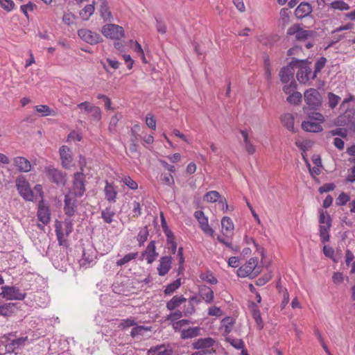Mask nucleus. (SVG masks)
Here are the masks:
<instances>
[{
	"mask_svg": "<svg viewBox=\"0 0 355 355\" xmlns=\"http://www.w3.org/2000/svg\"><path fill=\"white\" fill-rule=\"evenodd\" d=\"M27 340V336L21 337L12 340L11 343L6 346L8 347V352H13L15 349L19 348L21 346H23Z\"/></svg>",
	"mask_w": 355,
	"mask_h": 355,
	"instance_id": "obj_36",
	"label": "nucleus"
},
{
	"mask_svg": "<svg viewBox=\"0 0 355 355\" xmlns=\"http://www.w3.org/2000/svg\"><path fill=\"white\" fill-rule=\"evenodd\" d=\"M157 355H172V350L165 346H157Z\"/></svg>",
	"mask_w": 355,
	"mask_h": 355,
	"instance_id": "obj_64",
	"label": "nucleus"
},
{
	"mask_svg": "<svg viewBox=\"0 0 355 355\" xmlns=\"http://www.w3.org/2000/svg\"><path fill=\"white\" fill-rule=\"evenodd\" d=\"M138 255L137 252H131L125 254L123 258L120 259L116 261V265L119 266H121L125 265V263L130 262V261L137 258Z\"/></svg>",
	"mask_w": 355,
	"mask_h": 355,
	"instance_id": "obj_45",
	"label": "nucleus"
},
{
	"mask_svg": "<svg viewBox=\"0 0 355 355\" xmlns=\"http://www.w3.org/2000/svg\"><path fill=\"white\" fill-rule=\"evenodd\" d=\"M44 172L51 183L58 187H64L67 182V173L53 166H47L44 167Z\"/></svg>",
	"mask_w": 355,
	"mask_h": 355,
	"instance_id": "obj_1",
	"label": "nucleus"
},
{
	"mask_svg": "<svg viewBox=\"0 0 355 355\" xmlns=\"http://www.w3.org/2000/svg\"><path fill=\"white\" fill-rule=\"evenodd\" d=\"M350 197L345 193L342 192L336 198V203L338 206H343L349 201Z\"/></svg>",
	"mask_w": 355,
	"mask_h": 355,
	"instance_id": "obj_55",
	"label": "nucleus"
},
{
	"mask_svg": "<svg viewBox=\"0 0 355 355\" xmlns=\"http://www.w3.org/2000/svg\"><path fill=\"white\" fill-rule=\"evenodd\" d=\"M258 265L257 258H251L249 261L243 266H241L237 270V275L240 277H246L251 275H257L259 272V270L257 269Z\"/></svg>",
	"mask_w": 355,
	"mask_h": 355,
	"instance_id": "obj_8",
	"label": "nucleus"
},
{
	"mask_svg": "<svg viewBox=\"0 0 355 355\" xmlns=\"http://www.w3.org/2000/svg\"><path fill=\"white\" fill-rule=\"evenodd\" d=\"M146 123L148 127L155 129V118L153 114L148 113L146 116Z\"/></svg>",
	"mask_w": 355,
	"mask_h": 355,
	"instance_id": "obj_63",
	"label": "nucleus"
},
{
	"mask_svg": "<svg viewBox=\"0 0 355 355\" xmlns=\"http://www.w3.org/2000/svg\"><path fill=\"white\" fill-rule=\"evenodd\" d=\"M353 115L354 113L352 111L346 112L337 117L335 120V125L338 126L348 125L351 122Z\"/></svg>",
	"mask_w": 355,
	"mask_h": 355,
	"instance_id": "obj_28",
	"label": "nucleus"
},
{
	"mask_svg": "<svg viewBox=\"0 0 355 355\" xmlns=\"http://www.w3.org/2000/svg\"><path fill=\"white\" fill-rule=\"evenodd\" d=\"M50 215L49 207L45 205L44 200H40L37 213L38 220L44 225H47L50 222Z\"/></svg>",
	"mask_w": 355,
	"mask_h": 355,
	"instance_id": "obj_14",
	"label": "nucleus"
},
{
	"mask_svg": "<svg viewBox=\"0 0 355 355\" xmlns=\"http://www.w3.org/2000/svg\"><path fill=\"white\" fill-rule=\"evenodd\" d=\"M104 191L105 199L107 200L113 202H116L117 191L112 184H110L106 181Z\"/></svg>",
	"mask_w": 355,
	"mask_h": 355,
	"instance_id": "obj_26",
	"label": "nucleus"
},
{
	"mask_svg": "<svg viewBox=\"0 0 355 355\" xmlns=\"http://www.w3.org/2000/svg\"><path fill=\"white\" fill-rule=\"evenodd\" d=\"M18 309L19 306L17 303H4L0 305V315L5 318L10 317Z\"/></svg>",
	"mask_w": 355,
	"mask_h": 355,
	"instance_id": "obj_17",
	"label": "nucleus"
},
{
	"mask_svg": "<svg viewBox=\"0 0 355 355\" xmlns=\"http://www.w3.org/2000/svg\"><path fill=\"white\" fill-rule=\"evenodd\" d=\"M340 100V98L338 96L333 93L328 94V104L331 108H334L338 104Z\"/></svg>",
	"mask_w": 355,
	"mask_h": 355,
	"instance_id": "obj_53",
	"label": "nucleus"
},
{
	"mask_svg": "<svg viewBox=\"0 0 355 355\" xmlns=\"http://www.w3.org/2000/svg\"><path fill=\"white\" fill-rule=\"evenodd\" d=\"M330 6L334 10H347L350 8L349 6L342 0H336L333 1Z\"/></svg>",
	"mask_w": 355,
	"mask_h": 355,
	"instance_id": "obj_43",
	"label": "nucleus"
},
{
	"mask_svg": "<svg viewBox=\"0 0 355 355\" xmlns=\"http://www.w3.org/2000/svg\"><path fill=\"white\" fill-rule=\"evenodd\" d=\"M115 215V211L112 209L110 207H106L101 211V218L106 223H111L113 221V217Z\"/></svg>",
	"mask_w": 355,
	"mask_h": 355,
	"instance_id": "obj_39",
	"label": "nucleus"
},
{
	"mask_svg": "<svg viewBox=\"0 0 355 355\" xmlns=\"http://www.w3.org/2000/svg\"><path fill=\"white\" fill-rule=\"evenodd\" d=\"M96 258L95 252L92 248L87 250L83 249L82 259L80 261V265L83 266L89 265Z\"/></svg>",
	"mask_w": 355,
	"mask_h": 355,
	"instance_id": "obj_25",
	"label": "nucleus"
},
{
	"mask_svg": "<svg viewBox=\"0 0 355 355\" xmlns=\"http://www.w3.org/2000/svg\"><path fill=\"white\" fill-rule=\"evenodd\" d=\"M282 122L288 130L294 132V116L291 114H285L282 116Z\"/></svg>",
	"mask_w": 355,
	"mask_h": 355,
	"instance_id": "obj_37",
	"label": "nucleus"
},
{
	"mask_svg": "<svg viewBox=\"0 0 355 355\" xmlns=\"http://www.w3.org/2000/svg\"><path fill=\"white\" fill-rule=\"evenodd\" d=\"M252 315L256 322L257 328L259 330L262 329L263 327V322L261 316V312L258 306L254 304H253L252 308Z\"/></svg>",
	"mask_w": 355,
	"mask_h": 355,
	"instance_id": "obj_31",
	"label": "nucleus"
},
{
	"mask_svg": "<svg viewBox=\"0 0 355 355\" xmlns=\"http://www.w3.org/2000/svg\"><path fill=\"white\" fill-rule=\"evenodd\" d=\"M101 32L104 37L112 40H120L125 37L123 28L112 23H107L103 26Z\"/></svg>",
	"mask_w": 355,
	"mask_h": 355,
	"instance_id": "obj_2",
	"label": "nucleus"
},
{
	"mask_svg": "<svg viewBox=\"0 0 355 355\" xmlns=\"http://www.w3.org/2000/svg\"><path fill=\"white\" fill-rule=\"evenodd\" d=\"M161 226L166 236V245L171 253L175 254L177 249V243L173 232L169 229L162 211L160 212Z\"/></svg>",
	"mask_w": 355,
	"mask_h": 355,
	"instance_id": "obj_6",
	"label": "nucleus"
},
{
	"mask_svg": "<svg viewBox=\"0 0 355 355\" xmlns=\"http://www.w3.org/2000/svg\"><path fill=\"white\" fill-rule=\"evenodd\" d=\"M82 135L77 131H71L67 136V141H80L82 140Z\"/></svg>",
	"mask_w": 355,
	"mask_h": 355,
	"instance_id": "obj_58",
	"label": "nucleus"
},
{
	"mask_svg": "<svg viewBox=\"0 0 355 355\" xmlns=\"http://www.w3.org/2000/svg\"><path fill=\"white\" fill-rule=\"evenodd\" d=\"M180 286V279L175 280L173 282L169 284L165 288L164 293L166 295L172 294Z\"/></svg>",
	"mask_w": 355,
	"mask_h": 355,
	"instance_id": "obj_51",
	"label": "nucleus"
},
{
	"mask_svg": "<svg viewBox=\"0 0 355 355\" xmlns=\"http://www.w3.org/2000/svg\"><path fill=\"white\" fill-rule=\"evenodd\" d=\"M288 35H295L297 40H306L313 36V32L300 28L298 26H293L287 31Z\"/></svg>",
	"mask_w": 355,
	"mask_h": 355,
	"instance_id": "obj_12",
	"label": "nucleus"
},
{
	"mask_svg": "<svg viewBox=\"0 0 355 355\" xmlns=\"http://www.w3.org/2000/svg\"><path fill=\"white\" fill-rule=\"evenodd\" d=\"M220 198V193L216 191L207 192L204 196V200L209 202H215Z\"/></svg>",
	"mask_w": 355,
	"mask_h": 355,
	"instance_id": "obj_47",
	"label": "nucleus"
},
{
	"mask_svg": "<svg viewBox=\"0 0 355 355\" xmlns=\"http://www.w3.org/2000/svg\"><path fill=\"white\" fill-rule=\"evenodd\" d=\"M76 16L71 12H64L62 17V22L67 25H73L75 24Z\"/></svg>",
	"mask_w": 355,
	"mask_h": 355,
	"instance_id": "obj_52",
	"label": "nucleus"
},
{
	"mask_svg": "<svg viewBox=\"0 0 355 355\" xmlns=\"http://www.w3.org/2000/svg\"><path fill=\"white\" fill-rule=\"evenodd\" d=\"M159 267L157 268L159 275H165L171 268V257L165 256L161 258Z\"/></svg>",
	"mask_w": 355,
	"mask_h": 355,
	"instance_id": "obj_22",
	"label": "nucleus"
},
{
	"mask_svg": "<svg viewBox=\"0 0 355 355\" xmlns=\"http://www.w3.org/2000/svg\"><path fill=\"white\" fill-rule=\"evenodd\" d=\"M141 257L146 259L148 263H152L155 260V241H151L146 249L141 253Z\"/></svg>",
	"mask_w": 355,
	"mask_h": 355,
	"instance_id": "obj_19",
	"label": "nucleus"
},
{
	"mask_svg": "<svg viewBox=\"0 0 355 355\" xmlns=\"http://www.w3.org/2000/svg\"><path fill=\"white\" fill-rule=\"evenodd\" d=\"M123 182L126 186H128L131 189L135 190L138 187L137 183L129 176L124 177V178L123 179Z\"/></svg>",
	"mask_w": 355,
	"mask_h": 355,
	"instance_id": "obj_60",
	"label": "nucleus"
},
{
	"mask_svg": "<svg viewBox=\"0 0 355 355\" xmlns=\"http://www.w3.org/2000/svg\"><path fill=\"white\" fill-rule=\"evenodd\" d=\"M311 12V6L307 2H302L295 9V15L298 19H302L308 16Z\"/></svg>",
	"mask_w": 355,
	"mask_h": 355,
	"instance_id": "obj_21",
	"label": "nucleus"
},
{
	"mask_svg": "<svg viewBox=\"0 0 355 355\" xmlns=\"http://www.w3.org/2000/svg\"><path fill=\"white\" fill-rule=\"evenodd\" d=\"M302 99V96L300 92H295L291 94L288 98L287 101L290 103L291 104H299L301 103Z\"/></svg>",
	"mask_w": 355,
	"mask_h": 355,
	"instance_id": "obj_48",
	"label": "nucleus"
},
{
	"mask_svg": "<svg viewBox=\"0 0 355 355\" xmlns=\"http://www.w3.org/2000/svg\"><path fill=\"white\" fill-rule=\"evenodd\" d=\"M294 70L291 66L284 67L280 72L279 76L282 83H288L293 77Z\"/></svg>",
	"mask_w": 355,
	"mask_h": 355,
	"instance_id": "obj_30",
	"label": "nucleus"
},
{
	"mask_svg": "<svg viewBox=\"0 0 355 355\" xmlns=\"http://www.w3.org/2000/svg\"><path fill=\"white\" fill-rule=\"evenodd\" d=\"M77 211V200L73 198H72L69 193L64 195V214L71 217L74 216Z\"/></svg>",
	"mask_w": 355,
	"mask_h": 355,
	"instance_id": "obj_13",
	"label": "nucleus"
},
{
	"mask_svg": "<svg viewBox=\"0 0 355 355\" xmlns=\"http://www.w3.org/2000/svg\"><path fill=\"white\" fill-rule=\"evenodd\" d=\"M35 110L37 112L40 113L42 116L55 115V112L46 105H36Z\"/></svg>",
	"mask_w": 355,
	"mask_h": 355,
	"instance_id": "obj_38",
	"label": "nucleus"
},
{
	"mask_svg": "<svg viewBox=\"0 0 355 355\" xmlns=\"http://www.w3.org/2000/svg\"><path fill=\"white\" fill-rule=\"evenodd\" d=\"M161 164L163 166L168 170V173H163L161 175V180L167 185H172L174 184L173 177L171 175V173L174 172L175 167L173 165H169L168 163L160 161Z\"/></svg>",
	"mask_w": 355,
	"mask_h": 355,
	"instance_id": "obj_20",
	"label": "nucleus"
},
{
	"mask_svg": "<svg viewBox=\"0 0 355 355\" xmlns=\"http://www.w3.org/2000/svg\"><path fill=\"white\" fill-rule=\"evenodd\" d=\"M99 12L101 18L105 21L111 22L114 18L106 0H100Z\"/></svg>",
	"mask_w": 355,
	"mask_h": 355,
	"instance_id": "obj_18",
	"label": "nucleus"
},
{
	"mask_svg": "<svg viewBox=\"0 0 355 355\" xmlns=\"http://www.w3.org/2000/svg\"><path fill=\"white\" fill-rule=\"evenodd\" d=\"M1 6L8 12H10L15 8V4L12 0H0Z\"/></svg>",
	"mask_w": 355,
	"mask_h": 355,
	"instance_id": "obj_54",
	"label": "nucleus"
},
{
	"mask_svg": "<svg viewBox=\"0 0 355 355\" xmlns=\"http://www.w3.org/2000/svg\"><path fill=\"white\" fill-rule=\"evenodd\" d=\"M222 229L225 230L227 233L231 232L234 230V224L230 217L224 216L221 220Z\"/></svg>",
	"mask_w": 355,
	"mask_h": 355,
	"instance_id": "obj_42",
	"label": "nucleus"
},
{
	"mask_svg": "<svg viewBox=\"0 0 355 355\" xmlns=\"http://www.w3.org/2000/svg\"><path fill=\"white\" fill-rule=\"evenodd\" d=\"M200 298L207 304H211L214 300V291L207 286H202L199 288Z\"/></svg>",
	"mask_w": 355,
	"mask_h": 355,
	"instance_id": "obj_23",
	"label": "nucleus"
},
{
	"mask_svg": "<svg viewBox=\"0 0 355 355\" xmlns=\"http://www.w3.org/2000/svg\"><path fill=\"white\" fill-rule=\"evenodd\" d=\"M15 162L20 171L28 172L31 170V163L25 157H15Z\"/></svg>",
	"mask_w": 355,
	"mask_h": 355,
	"instance_id": "obj_27",
	"label": "nucleus"
},
{
	"mask_svg": "<svg viewBox=\"0 0 355 355\" xmlns=\"http://www.w3.org/2000/svg\"><path fill=\"white\" fill-rule=\"evenodd\" d=\"M235 324V320L232 317H226L221 321V328L226 334H230Z\"/></svg>",
	"mask_w": 355,
	"mask_h": 355,
	"instance_id": "obj_35",
	"label": "nucleus"
},
{
	"mask_svg": "<svg viewBox=\"0 0 355 355\" xmlns=\"http://www.w3.org/2000/svg\"><path fill=\"white\" fill-rule=\"evenodd\" d=\"M312 70L308 66H303L300 68L297 73V80L302 84L309 83L312 77Z\"/></svg>",
	"mask_w": 355,
	"mask_h": 355,
	"instance_id": "obj_16",
	"label": "nucleus"
},
{
	"mask_svg": "<svg viewBox=\"0 0 355 355\" xmlns=\"http://www.w3.org/2000/svg\"><path fill=\"white\" fill-rule=\"evenodd\" d=\"M78 35L81 40L92 45L101 43L103 41V38L98 33L87 28L78 30Z\"/></svg>",
	"mask_w": 355,
	"mask_h": 355,
	"instance_id": "obj_9",
	"label": "nucleus"
},
{
	"mask_svg": "<svg viewBox=\"0 0 355 355\" xmlns=\"http://www.w3.org/2000/svg\"><path fill=\"white\" fill-rule=\"evenodd\" d=\"M302 159L309 169L311 176L315 179L317 175L320 174L322 167L318 166H311V161L309 160V157H302Z\"/></svg>",
	"mask_w": 355,
	"mask_h": 355,
	"instance_id": "obj_32",
	"label": "nucleus"
},
{
	"mask_svg": "<svg viewBox=\"0 0 355 355\" xmlns=\"http://www.w3.org/2000/svg\"><path fill=\"white\" fill-rule=\"evenodd\" d=\"M1 290L0 296L6 300H23L26 296V293L21 292L16 286H3Z\"/></svg>",
	"mask_w": 355,
	"mask_h": 355,
	"instance_id": "obj_5",
	"label": "nucleus"
},
{
	"mask_svg": "<svg viewBox=\"0 0 355 355\" xmlns=\"http://www.w3.org/2000/svg\"><path fill=\"white\" fill-rule=\"evenodd\" d=\"M149 235L148 230L147 226H145L144 228H142L138 235H137V241L139 242V246H141L144 245V242L147 241L148 236Z\"/></svg>",
	"mask_w": 355,
	"mask_h": 355,
	"instance_id": "obj_46",
	"label": "nucleus"
},
{
	"mask_svg": "<svg viewBox=\"0 0 355 355\" xmlns=\"http://www.w3.org/2000/svg\"><path fill=\"white\" fill-rule=\"evenodd\" d=\"M226 340L235 349H242V350L245 349H244V343L241 339L228 337L226 338Z\"/></svg>",
	"mask_w": 355,
	"mask_h": 355,
	"instance_id": "obj_49",
	"label": "nucleus"
},
{
	"mask_svg": "<svg viewBox=\"0 0 355 355\" xmlns=\"http://www.w3.org/2000/svg\"><path fill=\"white\" fill-rule=\"evenodd\" d=\"M326 62L327 59L324 57H321L316 61L315 64V70L311 77L312 80L315 78L317 73H319L321 71V69L324 67Z\"/></svg>",
	"mask_w": 355,
	"mask_h": 355,
	"instance_id": "obj_44",
	"label": "nucleus"
},
{
	"mask_svg": "<svg viewBox=\"0 0 355 355\" xmlns=\"http://www.w3.org/2000/svg\"><path fill=\"white\" fill-rule=\"evenodd\" d=\"M186 301L187 299L182 295H175L173 297L172 299L167 302L166 307L168 308V309L171 311L179 306L182 303Z\"/></svg>",
	"mask_w": 355,
	"mask_h": 355,
	"instance_id": "obj_34",
	"label": "nucleus"
},
{
	"mask_svg": "<svg viewBox=\"0 0 355 355\" xmlns=\"http://www.w3.org/2000/svg\"><path fill=\"white\" fill-rule=\"evenodd\" d=\"M94 10L95 8L94 4H88L86 5L81 10H80L79 15L83 20L86 21L88 20L94 14Z\"/></svg>",
	"mask_w": 355,
	"mask_h": 355,
	"instance_id": "obj_33",
	"label": "nucleus"
},
{
	"mask_svg": "<svg viewBox=\"0 0 355 355\" xmlns=\"http://www.w3.org/2000/svg\"><path fill=\"white\" fill-rule=\"evenodd\" d=\"M302 128L306 132H319L322 130V127L320 123L315 122L311 119L303 121Z\"/></svg>",
	"mask_w": 355,
	"mask_h": 355,
	"instance_id": "obj_24",
	"label": "nucleus"
},
{
	"mask_svg": "<svg viewBox=\"0 0 355 355\" xmlns=\"http://www.w3.org/2000/svg\"><path fill=\"white\" fill-rule=\"evenodd\" d=\"M136 325V322L133 319L128 318L125 320H123L120 324L119 325V327L121 329H125L126 328L132 327Z\"/></svg>",
	"mask_w": 355,
	"mask_h": 355,
	"instance_id": "obj_62",
	"label": "nucleus"
},
{
	"mask_svg": "<svg viewBox=\"0 0 355 355\" xmlns=\"http://www.w3.org/2000/svg\"><path fill=\"white\" fill-rule=\"evenodd\" d=\"M200 328L198 327H189L181 331V338L189 339L196 337L200 335Z\"/></svg>",
	"mask_w": 355,
	"mask_h": 355,
	"instance_id": "obj_29",
	"label": "nucleus"
},
{
	"mask_svg": "<svg viewBox=\"0 0 355 355\" xmlns=\"http://www.w3.org/2000/svg\"><path fill=\"white\" fill-rule=\"evenodd\" d=\"M214 343L211 338H199L193 343V348L196 349L205 350L206 354L209 353V348L212 347Z\"/></svg>",
	"mask_w": 355,
	"mask_h": 355,
	"instance_id": "obj_15",
	"label": "nucleus"
},
{
	"mask_svg": "<svg viewBox=\"0 0 355 355\" xmlns=\"http://www.w3.org/2000/svg\"><path fill=\"white\" fill-rule=\"evenodd\" d=\"M55 234L57 236L58 241L60 245H63V243L65 241L64 239V234L62 232V230L61 229V225L56 224L55 225Z\"/></svg>",
	"mask_w": 355,
	"mask_h": 355,
	"instance_id": "obj_57",
	"label": "nucleus"
},
{
	"mask_svg": "<svg viewBox=\"0 0 355 355\" xmlns=\"http://www.w3.org/2000/svg\"><path fill=\"white\" fill-rule=\"evenodd\" d=\"M134 43H135V46L133 47V49H134L135 52L137 53L141 57L142 61L144 63L147 62V61L146 60L145 55H144V50H143L141 44L137 41H135Z\"/></svg>",
	"mask_w": 355,
	"mask_h": 355,
	"instance_id": "obj_56",
	"label": "nucleus"
},
{
	"mask_svg": "<svg viewBox=\"0 0 355 355\" xmlns=\"http://www.w3.org/2000/svg\"><path fill=\"white\" fill-rule=\"evenodd\" d=\"M35 8V5L32 2H29L27 4L21 6L20 9H21V11L26 15V17L27 18H28V12L33 11Z\"/></svg>",
	"mask_w": 355,
	"mask_h": 355,
	"instance_id": "obj_61",
	"label": "nucleus"
},
{
	"mask_svg": "<svg viewBox=\"0 0 355 355\" xmlns=\"http://www.w3.org/2000/svg\"><path fill=\"white\" fill-rule=\"evenodd\" d=\"M16 187L19 195L26 201H33L37 196H34L33 191L31 189L29 182L23 176L19 177L16 180Z\"/></svg>",
	"mask_w": 355,
	"mask_h": 355,
	"instance_id": "obj_4",
	"label": "nucleus"
},
{
	"mask_svg": "<svg viewBox=\"0 0 355 355\" xmlns=\"http://www.w3.org/2000/svg\"><path fill=\"white\" fill-rule=\"evenodd\" d=\"M291 12L287 8H282L280 10L279 23L283 26L288 24Z\"/></svg>",
	"mask_w": 355,
	"mask_h": 355,
	"instance_id": "obj_50",
	"label": "nucleus"
},
{
	"mask_svg": "<svg viewBox=\"0 0 355 355\" xmlns=\"http://www.w3.org/2000/svg\"><path fill=\"white\" fill-rule=\"evenodd\" d=\"M241 134L242 135V137L243 139V141L245 145V148L247 150V152L249 154H253L255 153V150L254 146L251 144L249 138H248V134L247 131L245 130H241Z\"/></svg>",
	"mask_w": 355,
	"mask_h": 355,
	"instance_id": "obj_41",
	"label": "nucleus"
},
{
	"mask_svg": "<svg viewBox=\"0 0 355 355\" xmlns=\"http://www.w3.org/2000/svg\"><path fill=\"white\" fill-rule=\"evenodd\" d=\"M150 327L142 326V325H135L130 331V336L132 338H136L139 336H142L144 334L150 330Z\"/></svg>",
	"mask_w": 355,
	"mask_h": 355,
	"instance_id": "obj_40",
	"label": "nucleus"
},
{
	"mask_svg": "<svg viewBox=\"0 0 355 355\" xmlns=\"http://www.w3.org/2000/svg\"><path fill=\"white\" fill-rule=\"evenodd\" d=\"M120 119V115L119 114H116L110 119V124H109V130L110 132H114L116 130V127L117 126L118 122Z\"/></svg>",
	"mask_w": 355,
	"mask_h": 355,
	"instance_id": "obj_59",
	"label": "nucleus"
},
{
	"mask_svg": "<svg viewBox=\"0 0 355 355\" xmlns=\"http://www.w3.org/2000/svg\"><path fill=\"white\" fill-rule=\"evenodd\" d=\"M319 236L322 243H327L329 241V230L331 227V218L330 216L323 211H321L319 216Z\"/></svg>",
	"mask_w": 355,
	"mask_h": 355,
	"instance_id": "obj_3",
	"label": "nucleus"
},
{
	"mask_svg": "<svg viewBox=\"0 0 355 355\" xmlns=\"http://www.w3.org/2000/svg\"><path fill=\"white\" fill-rule=\"evenodd\" d=\"M194 216L199 223L200 227L203 232L211 237L214 236V231L209 225L208 218L205 216L202 211H196L194 212Z\"/></svg>",
	"mask_w": 355,
	"mask_h": 355,
	"instance_id": "obj_11",
	"label": "nucleus"
},
{
	"mask_svg": "<svg viewBox=\"0 0 355 355\" xmlns=\"http://www.w3.org/2000/svg\"><path fill=\"white\" fill-rule=\"evenodd\" d=\"M306 103L312 109H317L322 104V98L319 92L313 88L307 89L304 94Z\"/></svg>",
	"mask_w": 355,
	"mask_h": 355,
	"instance_id": "obj_7",
	"label": "nucleus"
},
{
	"mask_svg": "<svg viewBox=\"0 0 355 355\" xmlns=\"http://www.w3.org/2000/svg\"><path fill=\"white\" fill-rule=\"evenodd\" d=\"M85 178L82 172L74 173L73 181V189L74 197H81L85 191Z\"/></svg>",
	"mask_w": 355,
	"mask_h": 355,
	"instance_id": "obj_10",
	"label": "nucleus"
}]
</instances>
